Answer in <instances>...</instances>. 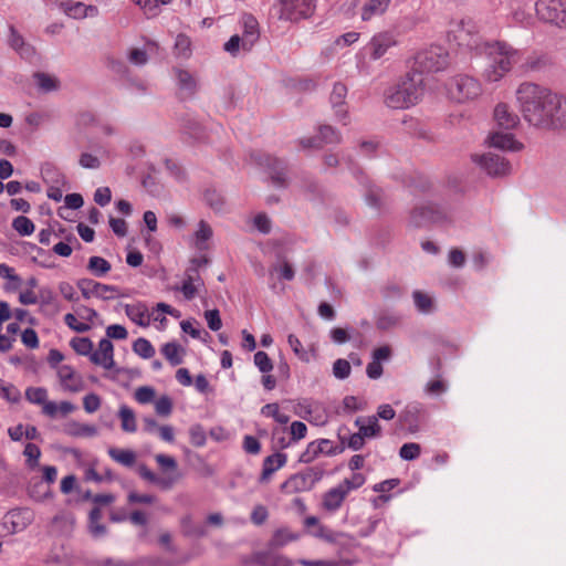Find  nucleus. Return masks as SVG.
Instances as JSON below:
<instances>
[{
	"mask_svg": "<svg viewBox=\"0 0 566 566\" xmlns=\"http://www.w3.org/2000/svg\"><path fill=\"white\" fill-rule=\"evenodd\" d=\"M265 160L273 184L277 187H283L286 180L284 163L273 157H266Z\"/></svg>",
	"mask_w": 566,
	"mask_h": 566,
	"instance_id": "473e14b6",
	"label": "nucleus"
},
{
	"mask_svg": "<svg viewBox=\"0 0 566 566\" xmlns=\"http://www.w3.org/2000/svg\"><path fill=\"white\" fill-rule=\"evenodd\" d=\"M70 345L78 355L88 357L94 348L93 342L88 337H74Z\"/></svg>",
	"mask_w": 566,
	"mask_h": 566,
	"instance_id": "8fccbe9b",
	"label": "nucleus"
},
{
	"mask_svg": "<svg viewBox=\"0 0 566 566\" xmlns=\"http://www.w3.org/2000/svg\"><path fill=\"white\" fill-rule=\"evenodd\" d=\"M57 9H60L65 15L75 20H82L85 18H95L99 14V10L96 6L85 4L81 1L73 0H50Z\"/></svg>",
	"mask_w": 566,
	"mask_h": 566,
	"instance_id": "f8f14e48",
	"label": "nucleus"
},
{
	"mask_svg": "<svg viewBox=\"0 0 566 566\" xmlns=\"http://www.w3.org/2000/svg\"><path fill=\"white\" fill-rule=\"evenodd\" d=\"M336 447L328 439H318L307 444L306 449L300 454L298 461L308 464L313 462L319 454L336 455L339 453Z\"/></svg>",
	"mask_w": 566,
	"mask_h": 566,
	"instance_id": "2eb2a0df",
	"label": "nucleus"
},
{
	"mask_svg": "<svg viewBox=\"0 0 566 566\" xmlns=\"http://www.w3.org/2000/svg\"><path fill=\"white\" fill-rule=\"evenodd\" d=\"M253 45L245 46V38L239 34L232 35L224 44L223 50L235 57L240 53H248L252 50Z\"/></svg>",
	"mask_w": 566,
	"mask_h": 566,
	"instance_id": "c9c22d12",
	"label": "nucleus"
},
{
	"mask_svg": "<svg viewBox=\"0 0 566 566\" xmlns=\"http://www.w3.org/2000/svg\"><path fill=\"white\" fill-rule=\"evenodd\" d=\"M493 117L499 127L513 129L520 124V117L506 103H499L494 107Z\"/></svg>",
	"mask_w": 566,
	"mask_h": 566,
	"instance_id": "5701e85b",
	"label": "nucleus"
},
{
	"mask_svg": "<svg viewBox=\"0 0 566 566\" xmlns=\"http://www.w3.org/2000/svg\"><path fill=\"white\" fill-rule=\"evenodd\" d=\"M460 46L476 54H484L486 64L481 77L486 84L500 83L522 62L523 51L506 41H483L478 34L476 24L471 20H461L457 31Z\"/></svg>",
	"mask_w": 566,
	"mask_h": 566,
	"instance_id": "f03ea898",
	"label": "nucleus"
},
{
	"mask_svg": "<svg viewBox=\"0 0 566 566\" xmlns=\"http://www.w3.org/2000/svg\"><path fill=\"white\" fill-rule=\"evenodd\" d=\"M287 462V455L283 452H275L263 460L262 473L259 478L260 483H266L272 475L283 468Z\"/></svg>",
	"mask_w": 566,
	"mask_h": 566,
	"instance_id": "4be33fe9",
	"label": "nucleus"
},
{
	"mask_svg": "<svg viewBox=\"0 0 566 566\" xmlns=\"http://www.w3.org/2000/svg\"><path fill=\"white\" fill-rule=\"evenodd\" d=\"M323 475V469L311 467L292 474L281 484L280 490L287 495L311 491L322 480Z\"/></svg>",
	"mask_w": 566,
	"mask_h": 566,
	"instance_id": "423d86ee",
	"label": "nucleus"
},
{
	"mask_svg": "<svg viewBox=\"0 0 566 566\" xmlns=\"http://www.w3.org/2000/svg\"><path fill=\"white\" fill-rule=\"evenodd\" d=\"M412 297H413L415 305L419 312H421V313L430 312L431 306H432V301L427 294H424L420 291H415L412 294Z\"/></svg>",
	"mask_w": 566,
	"mask_h": 566,
	"instance_id": "0e129e2a",
	"label": "nucleus"
},
{
	"mask_svg": "<svg viewBox=\"0 0 566 566\" xmlns=\"http://www.w3.org/2000/svg\"><path fill=\"white\" fill-rule=\"evenodd\" d=\"M424 95L423 76L410 71L385 91V104L392 109H407L418 104Z\"/></svg>",
	"mask_w": 566,
	"mask_h": 566,
	"instance_id": "7ed1b4c3",
	"label": "nucleus"
},
{
	"mask_svg": "<svg viewBox=\"0 0 566 566\" xmlns=\"http://www.w3.org/2000/svg\"><path fill=\"white\" fill-rule=\"evenodd\" d=\"M317 136L322 146L327 144H339L342 142L340 133L329 125L319 126Z\"/></svg>",
	"mask_w": 566,
	"mask_h": 566,
	"instance_id": "37998d69",
	"label": "nucleus"
},
{
	"mask_svg": "<svg viewBox=\"0 0 566 566\" xmlns=\"http://www.w3.org/2000/svg\"><path fill=\"white\" fill-rule=\"evenodd\" d=\"M25 398L34 405H41L42 409L44 408L45 403H49L50 400H48V390L43 387H29L25 390Z\"/></svg>",
	"mask_w": 566,
	"mask_h": 566,
	"instance_id": "a18cd8bd",
	"label": "nucleus"
},
{
	"mask_svg": "<svg viewBox=\"0 0 566 566\" xmlns=\"http://www.w3.org/2000/svg\"><path fill=\"white\" fill-rule=\"evenodd\" d=\"M342 444L353 451H359L365 447L366 439L357 431L347 438L340 439Z\"/></svg>",
	"mask_w": 566,
	"mask_h": 566,
	"instance_id": "4d7b16f0",
	"label": "nucleus"
},
{
	"mask_svg": "<svg viewBox=\"0 0 566 566\" xmlns=\"http://www.w3.org/2000/svg\"><path fill=\"white\" fill-rule=\"evenodd\" d=\"M421 453L420 444L416 442H408L402 444L399 450V455L402 460L412 461L417 459Z\"/></svg>",
	"mask_w": 566,
	"mask_h": 566,
	"instance_id": "864d4df0",
	"label": "nucleus"
},
{
	"mask_svg": "<svg viewBox=\"0 0 566 566\" xmlns=\"http://www.w3.org/2000/svg\"><path fill=\"white\" fill-rule=\"evenodd\" d=\"M307 427L302 421H293L290 426V434L291 441L284 442V439L281 440V447L287 448L292 442H297L306 437Z\"/></svg>",
	"mask_w": 566,
	"mask_h": 566,
	"instance_id": "c03bdc74",
	"label": "nucleus"
},
{
	"mask_svg": "<svg viewBox=\"0 0 566 566\" xmlns=\"http://www.w3.org/2000/svg\"><path fill=\"white\" fill-rule=\"evenodd\" d=\"M57 378L63 391L77 394L85 388L83 377L70 365H61L57 367Z\"/></svg>",
	"mask_w": 566,
	"mask_h": 566,
	"instance_id": "4468645a",
	"label": "nucleus"
},
{
	"mask_svg": "<svg viewBox=\"0 0 566 566\" xmlns=\"http://www.w3.org/2000/svg\"><path fill=\"white\" fill-rule=\"evenodd\" d=\"M90 360L104 369H112L115 366L113 343L108 338H102L98 349L92 350Z\"/></svg>",
	"mask_w": 566,
	"mask_h": 566,
	"instance_id": "6ab92c4d",
	"label": "nucleus"
},
{
	"mask_svg": "<svg viewBox=\"0 0 566 566\" xmlns=\"http://www.w3.org/2000/svg\"><path fill=\"white\" fill-rule=\"evenodd\" d=\"M287 343L292 348L293 353L305 363H308L311 357L310 354L303 348L301 340L293 334L287 336Z\"/></svg>",
	"mask_w": 566,
	"mask_h": 566,
	"instance_id": "bf43d9fd",
	"label": "nucleus"
},
{
	"mask_svg": "<svg viewBox=\"0 0 566 566\" xmlns=\"http://www.w3.org/2000/svg\"><path fill=\"white\" fill-rule=\"evenodd\" d=\"M392 0H366L360 9V18L363 21H370L374 18L384 15Z\"/></svg>",
	"mask_w": 566,
	"mask_h": 566,
	"instance_id": "a878e982",
	"label": "nucleus"
},
{
	"mask_svg": "<svg viewBox=\"0 0 566 566\" xmlns=\"http://www.w3.org/2000/svg\"><path fill=\"white\" fill-rule=\"evenodd\" d=\"M108 455L117 463L124 467H133L136 461V454L128 449L109 448Z\"/></svg>",
	"mask_w": 566,
	"mask_h": 566,
	"instance_id": "ea45409f",
	"label": "nucleus"
},
{
	"mask_svg": "<svg viewBox=\"0 0 566 566\" xmlns=\"http://www.w3.org/2000/svg\"><path fill=\"white\" fill-rule=\"evenodd\" d=\"M133 350L144 359H149L155 355L154 346L148 339L144 337H139L134 342Z\"/></svg>",
	"mask_w": 566,
	"mask_h": 566,
	"instance_id": "de8ad7c7",
	"label": "nucleus"
},
{
	"mask_svg": "<svg viewBox=\"0 0 566 566\" xmlns=\"http://www.w3.org/2000/svg\"><path fill=\"white\" fill-rule=\"evenodd\" d=\"M33 77L38 87L43 92H52L59 87V81L46 73L38 72Z\"/></svg>",
	"mask_w": 566,
	"mask_h": 566,
	"instance_id": "49530a36",
	"label": "nucleus"
},
{
	"mask_svg": "<svg viewBox=\"0 0 566 566\" xmlns=\"http://www.w3.org/2000/svg\"><path fill=\"white\" fill-rule=\"evenodd\" d=\"M446 219V213L438 206L427 202L421 203L411 211L410 223L416 228L427 227L432 223H440Z\"/></svg>",
	"mask_w": 566,
	"mask_h": 566,
	"instance_id": "9b49d317",
	"label": "nucleus"
},
{
	"mask_svg": "<svg viewBox=\"0 0 566 566\" xmlns=\"http://www.w3.org/2000/svg\"><path fill=\"white\" fill-rule=\"evenodd\" d=\"M76 410V406L72 403L71 401H61L60 403H56L55 401H50L49 403H45L43 408V413L52 419L57 417H66L67 415L72 413Z\"/></svg>",
	"mask_w": 566,
	"mask_h": 566,
	"instance_id": "72a5a7b5",
	"label": "nucleus"
},
{
	"mask_svg": "<svg viewBox=\"0 0 566 566\" xmlns=\"http://www.w3.org/2000/svg\"><path fill=\"white\" fill-rule=\"evenodd\" d=\"M261 563L264 566H293L292 560L284 556L275 554H264L261 557Z\"/></svg>",
	"mask_w": 566,
	"mask_h": 566,
	"instance_id": "338daca9",
	"label": "nucleus"
},
{
	"mask_svg": "<svg viewBox=\"0 0 566 566\" xmlns=\"http://www.w3.org/2000/svg\"><path fill=\"white\" fill-rule=\"evenodd\" d=\"M450 95L457 102L474 99L482 93L480 81L470 75H457L450 83Z\"/></svg>",
	"mask_w": 566,
	"mask_h": 566,
	"instance_id": "9d476101",
	"label": "nucleus"
},
{
	"mask_svg": "<svg viewBox=\"0 0 566 566\" xmlns=\"http://www.w3.org/2000/svg\"><path fill=\"white\" fill-rule=\"evenodd\" d=\"M63 431L65 434L73 438H92L98 433L94 424L81 423L75 420L65 423Z\"/></svg>",
	"mask_w": 566,
	"mask_h": 566,
	"instance_id": "c756f323",
	"label": "nucleus"
},
{
	"mask_svg": "<svg viewBox=\"0 0 566 566\" xmlns=\"http://www.w3.org/2000/svg\"><path fill=\"white\" fill-rule=\"evenodd\" d=\"M316 10V0H280L277 17L280 20L297 22L311 18Z\"/></svg>",
	"mask_w": 566,
	"mask_h": 566,
	"instance_id": "1a4fd4ad",
	"label": "nucleus"
},
{
	"mask_svg": "<svg viewBox=\"0 0 566 566\" xmlns=\"http://www.w3.org/2000/svg\"><path fill=\"white\" fill-rule=\"evenodd\" d=\"M254 365L262 374H269L273 369L271 358L265 352L259 350L253 357Z\"/></svg>",
	"mask_w": 566,
	"mask_h": 566,
	"instance_id": "603ef678",
	"label": "nucleus"
},
{
	"mask_svg": "<svg viewBox=\"0 0 566 566\" xmlns=\"http://www.w3.org/2000/svg\"><path fill=\"white\" fill-rule=\"evenodd\" d=\"M398 41L396 35L390 31H380L371 36L366 45L369 57L373 61L381 59L389 49L396 46Z\"/></svg>",
	"mask_w": 566,
	"mask_h": 566,
	"instance_id": "ddd939ff",
	"label": "nucleus"
},
{
	"mask_svg": "<svg viewBox=\"0 0 566 566\" xmlns=\"http://www.w3.org/2000/svg\"><path fill=\"white\" fill-rule=\"evenodd\" d=\"M205 286L197 266H189L184 273L181 286L178 289L187 301L195 298L196 294Z\"/></svg>",
	"mask_w": 566,
	"mask_h": 566,
	"instance_id": "aec40b11",
	"label": "nucleus"
},
{
	"mask_svg": "<svg viewBox=\"0 0 566 566\" xmlns=\"http://www.w3.org/2000/svg\"><path fill=\"white\" fill-rule=\"evenodd\" d=\"M155 410L158 416L168 417L172 411V400L169 396L164 395L155 400Z\"/></svg>",
	"mask_w": 566,
	"mask_h": 566,
	"instance_id": "680f3d73",
	"label": "nucleus"
},
{
	"mask_svg": "<svg viewBox=\"0 0 566 566\" xmlns=\"http://www.w3.org/2000/svg\"><path fill=\"white\" fill-rule=\"evenodd\" d=\"M472 161L489 177L504 178L512 174L511 163L503 156L494 153L474 154Z\"/></svg>",
	"mask_w": 566,
	"mask_h": 566,
	"instance_id": "6e6552de",
	"label": "nucleus"
},
{
	"mask_svg": "<svg viewBox=\"0 0 566 566\" xmlns=\"http://www.w3.org/2000/svg\"><path fill=\"white\" fill-rule=\"evenodd\" d=\"M23 454L27 458V465L30 469H34L39 465L41 450L35 443L28 442L24 447Z\"/></svg>",
	"mask_w": 566,
	"mask_h": 566,
	"instance_id": "3c124183",
	"label": "nucleus"
},
{
	"mask_svg": "<svg viewBox=\"0 0 566 566\" xmlns=\"http://www.w3.org/2000/svg\"><path fill=\"white\" fill-rule=\"evenodd\" d=\"M511 20L521 27L527 28L532 24L533 18L526 10V3L523 0H505Z\"/></svg>",
	"mask_w": 566,
	"mask_h": 566,
	"instance_id": "b1692460",
	"label": "nucleus"
},
{
	"mask_svg": "<svg viewBox=\"0 0 566 566\" xmlns=\"http://www.w3.org/2000/svg\"><path fill=\"white\" fill-rule=\"evenodd\" d=\"M111 263L102 256H91L87 263V270L96 277H102L111 271Z\"/></svg>",
	"mask_w": 566,
	"mask_h": 566,
	"instance_id": "79ce46f5",
	"label": "nucleus"
},
{
	"mask_svg": "<svg viewBox=\"0 0 566 566\" xmlns=\"http://www.w3.org/2000/svg\"><path fill=\"white\" fill-rule=\"evenodd\" d=\"M422 407L420 403H408L403 411L400 413V420L407 423L410 428L417 427Z\"/></svg>",
	"mask_w": 566,
	"mask_h": 566,
	"instance_id": "a19ab883",
	"label": "nucleus"
},
{
	"mask_svg": "<svg viewBox=\"0 0 566 566\" xmlns=\"http://www.w3.org/2000/svg\"><path fill=\"white\" fill-rule=\"evenodd\" d=\"M365 476L361 473H353L350 478L344 479L339 484L344 490H346L347 494L352 491H355L365 484Z\"/></svg>",
	"mask_w": 566,
	"mask_h": 566,
	"instance_id": "5fc2aeb1",
	"label": "nucleus"
},
{
	"mask_svg": "<svg viewBox=\"0 0 566 566\" xmlns=\"http://www.w3.org/2000/svg\"><path fill=\"white\" fill-rule=\"evenodd\" d=\"M253 227L262 234H269L272 229L271 219L268 214L260 212L252 219Z\"/></svg>",
	"mask_w": 566,
	"mask_h": 566,
	"instance_id": "052dcab7",
	"label": "nucleus"
},
{
	"mask_svg": "<svg viewBox=\"0 0 566 566\" xmlns=\"http://www.w3.org/2000/svg\"><path fill=\"white\" fill-rule=\"evenodd\" d=\"M347 495L346 490L338 483L323 495V507L328 512H336L340 509Z\"/></svg>",
	"mask_w": 566,
	"mask_h": 566,
	"instance_id": "bb28decb",
	"label": "nucleus"
},
{
	"mask_svg": "<svg viewBox=\"0 0 566 566\" xmlns=\"http://www.w3.org/2000/svg\"><path fill=\"white\" fill-rule=\"evenodd\" d=\"M12 228L20 234V235H30L34 232V223L31 219L24 216H19L13 219L12 221Z\"/></svg>",
	"mask_w": 566,
	"mask_h": 566,
	"instance_id": "09e8293b",
	"label": "nucleus"
},
{
	"mask_svg": "<svg viewBox=\"0 0 566 566\" xmlns=\"http://www.w3.org/2000/svg\"><path fill=\"white\" fill-rule=\"evenodd\" d=\"M9 44L22 57H30L34 52L33 49L25 44L23 36L11 25L9 28Z\"/></svg>",
	"mask_w": 566,
	"mask_h": 566,
	"instance_id": "f704fd0d",
	"label": "nucleus"
},
{
	"mask_svg": "<svg viewBox=\"0 0 566 566\" xmlns=\"http://www.w3.org/2000/svg\"><path fill=\"white\" fill-rule=\"evenodd\" d=\"M122 430L128 433H134L137 430V421L135 412L126 405H122L118 410Z\"/></svg>",
	"mask_w": 566,
	"mask_h": 566,
	"instance_id": "4c0bfd02",
	"label": "nucleus"
},
{
	"mask_svg": "<svg viewBox=\"0 0 566 566\" xmlns=\"http://www.w3.org/2000/svg\"><path fill=\"white\" fill-rule=\"evenodd\" d=\"M300 535L291 532L287 527L277 528L269 542L270 548H280L298 539Z\"/></svg>",
	"mask_w": 566,
	"mask_h": 566,
	"instance_id": "e433bc0d",
	"label": "nucleus"
},
{
	"mask_svg": "<svg viewBox=\"0 0 566 566\" xmlns=\"http://www.w3.org/2000/svg\"><path fill=\"white\" fill-rule=\"evenodd\" d=\"M352 371L350 364L344 359L338 358L333 364V375L335 378L344 380L349 377Z\"/></svg>",
	"mask_w": 566,
	"mask_h": 566,
	"instance_id": "6e6d98bb",
	"label": "nucleus"
},
{
	"mask_svg": "<svg viewBox=\"0 0 566 566\" xmlns=\"http://www.w3.org/2000/svg\"><path fill=\"white\" fill-rule=\"evenodd\" d=\"M155 460L164 475L159 476L146 464H140L138 467L139 476L148 483L158 486L160 490H171L181 478L176 459L171 455L159 453L155 455Z\"/></svg>",
	"mask_w": 566,
	"mask_h": 566,
	"instance_id": "20e7f679",
	"label": "nucleus"
},
{
	"mask_svg": "<svg viewBox=\"0 0 566 566\" xmlns=\"http://www.w3.org/2000/svg\"><path fill=\"white\" fill-rule=\"evenodd\" d=\"M242 36L245 38V46L254 45L260 38L259 23L251 14H244L241 19Z\"/></svg>",
	"mask_w": 566,
	"mask_h": 566,
	"instance_id": "2f4dec72",
	"label": "nucleus"
},
{
	"mask_svg": "<svg viewBox=\"0 0 566 566\" xmlns=\"http://www.w3.org/2000/svg\"><path fill=\"white\" fill-rule=\"evenodd\" d=\"M213 230L211 226L207 221L200 220L192 235L193 247L199 251H207L209 249V240H211Z\"/></svg>",
	"mask_w": 566,
	"mask_h": 566,
	"instance_id": "cd10ccee",
	"label": "nucleus"
},
{
	"mask_svg": "<svg viewBox=\"0 0 566 566\" xmlns=\"http://www.w3.org/2000/svg\"><path fill=\"white\" fill-rule=\"evenodd\" d=\"M102 405L101 397L95 392H90L83 397V408L87 413L96 412Z\"/></svg>",
	"mask_w": 566,
	"mask_h": 566,
	"instance_id": "774afa93",
	"label": "nucleus"
},
{
	"mask_svg": "<svg viewBox=\"0 0 566 566\" xmlns=\"http://www.w3.org/2000/svg\"><path fill=\"white\" fill-rule=\"evenodd\" d=\"M488 143L491 147L505 151L517 153L524 148L512 133L494 132L489 135Z\"/></svg>",
	"mask_w": 566,
	"mask_h": 566,
	"instance_id": "412c9836",
	"label": "nucleus"
},
{
	"mask_svg": "<svg viewBox=\"0 0 566 566\" xmlns=\"http://www.w3.org/2000/svg\"><path fill=\"white\" fill-rule=\"evenodd\" d=\"M0 398L10 402H17L20 398V392L13 385L6 384L0 379Z\"/></svg>",
	"mask_w": 566,
	"mask_h": 566,
	"instance_id": "69168bd1",
	"label": "nucleus"
},
{
	"mask_svg": "<svg viewBox=\"0 0 566 566\" xmlns=\"http://www.w3.org/2000/svg\"><path fill=\"white\" fill-rule=\"evenodd\" d=\"M156 396V391L150 386H142L135 390L134 398L137 402L146 405L153 402Z\"/></svg>",
	"mask_w": 566,
	"mask_h": 566,
	"instance_id": "13d9d810",
	"label": "nucleus"
},
{
	"mask_svg": "<svg viewBox=\"0 0 566 566\" xmlns=\"http://www.w3.org/2000/svg\"><path fill=\"white\" fill-rule=\"evenodd\" d=\"M536 18L559 30H566V0H536Z\"/></svg>",
	"mask_w": 566,
	"mask_h": 566,
	"instance_id": "39448f33",
	"label": "nucleus"
},
{
	"mask_svg": "<svg viewBox=\"0 0 566 566\" xmlns=\"http://www.w3.org/2000/svg\"><path fill=\"white\" fill-rule=\"evenodd\" d=\"M515 106L530 127L542 130L566 128V96L551 87L524 81L514 93Z\"/></svg>",
	"mask_w": 566,
	"mask_h": 566,
	"instance_id": "f257e3e1",
	"label": "nucleus"
},
{
	"mask_svg": "<svg viewBox=\"0 0 566 566\" xmlns=\"http://www.w3.org/2000/svg\"><path fill=\"white\" fill-rule=\"evenodd\" d=\"M125 313L127 317L135 324L142 327H148L150 318L148 308L144 303L125 304Z\"/></svg>",
	"mask_w": 566,
	"mask_h": 566,
	"instance_id": "c85d7f7f",
	"label": "nucleus"
},
{
	"mask_svg": "<svg viewBox=\"0 0 566 566\" xmlns=\"http://www.w3.org/2000/svg\"><path fill=\"white\" fill-rule=\"evenodd\" d=\"M175 49L177 54L188 57L191 53V41L186 34H178L175 40Z\"/></svg>",
	"mask_w": 566,
	"mask_h": 566,
	"instance_id": "e2e57ef3",
	"label": "nucleus"
},
{
	"mask_svg": "<svg viewBox=\"0 0 566 566\" xmlns=\"http://www.w3.org/2000/svg\"><path fill=\"white\" fill-rule=\"evenodd\" d=\"M347 86L342 82H336L329 96L332 107L335 112L336 118L344 125L347 124L348 111L346 107L345 98L347 96Z\"/></svg>",
	"mask_w": 566,
	"mask_h": 566,
	"instance_id": "f3484780",
	"label": "nucleus"
},
{
	"mask_svg": "<svg viewBox=\"0 0 566 566\" xmlns=\"http://www.w3.org/2000/svg\"><path fill=\"white\" fill-rule=\"evenodd\" d=\"M184 352V348L176 342L166 343L161 347L163 355L172 366H177L182 363Z\"/></svg>",
	"mask_w": 566,
	"mask_h": 566,
	"instance_id": "58836bf2",
	"label": "nucleus"
},
{
	"mask_svg": "<svg viewBox=\"0 0 566 566\" xmlns=\"http://www.w3.org/2000/svg\"><path fill=\"white\" fill-rule=\"evenodd\" d=\"M552 62L547 54L532 52L526 56H522V62L517 65L523 74H534L546 71Z\"/></svg>",
	"mask_w": 566,
	"mask_h": 566,
	"instance_id": "a211bd4d",
	"label": "nucleus"
},
{
	"mask_svg": "<svg viewBox=\"0 0 566 566\" xmlns=\"http://www.w3.org/2000/svg\"><path fill=\"white\" fill-rule=\"evenodd\" d=\"M175 78L181 94L187 97L195 95L197 92V82L188 71L181 69L175 70Z\"/></svg>",
	"mask_w": 566,
	"mask_h": 566,
	"instance_id": "7c9ffc66",
	"label": "nucleus"
},
{
	"mask_svg": "<svg viewBox=\"0 0 566 566\" xmlns=\"http://www.w3.org/2000/svg\"><path fill=\"white\" fill-rule=\"evenodd\" d=\"M449 64L448 52L439 45H432L428 49L419 51L415 56V65L417 72L432 73L443 71Z\"/></svg>",
	"mask_w": 566,
	"mask_h": 566,
	"instance_id": "0eeeda50",
	"label": "nucleus"
},
{
	"mask_svg": "<svg viewBox=\"0 0 566 566\" xmlns=\"http://www.w3.org/2000/svg\"><path fill=\"white\" fill-rule=\"evenodd\" d=\"M354 423L365 439H376L381 436V427L377 416L358 417Z\"/></svg>",
	"mask_w": 566,
	"mask_h": 566,
	"instance_id": "393cba45",
	"label": "nucleus"
},
{
	"mask_svg": "<svg viewBox=\"0 0 566 566\" xmlns=\"http://www.w3.org/2000/svg\"><path fill=\"white\" fill-rule=\"evenodd\" d=\"M33 514L28 509H15L8 512L3 517V527L10 534L25 530L32 522Z\"/></svg>",
	"mask_w": 566,
	"mask_h": 566,
	"instance_id": "dca6fc26",
	"label": "nucleus"
}]
</instances>
